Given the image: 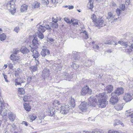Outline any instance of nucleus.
Segmentation results:
<instances>
[{
	"label": "nucleus",
	"instance_id": "nucleus-59",
	"mask_svg": "<svg viewBox=\"0 0 133 133\" xmlns=\"http://www.w3.org/2000/svg\"><path fill=\"white\" fill-rule=\"evenodd\" d=\"M74 8V6L73 5L71 6H69V7L68 8L69 9H73Z\"/></svg>",
	"mask_w": 133,
	"mask_h": 133
},
{
	"label": "nucleus",
	"instance_id": "nucleus-16",
	"mask_svg": "<svg viewBox=\"0 0 133 133\" xmlns=\"http://www.w3.org/2000/svg\"><path fill=\"white\" fill-rule=\"evenodd\" d=\"M113 86L111 85H109L107 86L105 89V93H110L113 90Z\"/></svg>",
	"mask_w": 133,
	"mask_h": 133
},
{
	"label": "nucleus",
	"instance_id": "nucleus-17",
	"mask_svg": "<svg viewBox=\"0 0 133 133\" xmlns=\"http://www.w3.org/2000/svg\"><path fill=\"white\" fill-rule=\"evenodd\" d=\"M21 52L23 54H27L29 52V51L26 47L22 46L20 49Z\"/></svg>",
	"mask_w": 133,
	"mask_h": 133
},
{
	"label": "nucleus",
	"instance_id": "nucleus-10",
	"mask_svg": "<svg viewBox=\"0 0 133 133\" xmlns=\"http://www.w3.org/2000/svg\"><path fill=\"white\" fill-rule=\"evenodd\" d=\"M111 96H112L110 100V103L112 104H115L118 101V98L117 96L115 95H112V93L111 94Z\"/></svg>",
	"mask_w": 133,
	"mask_h": 133
},
{
	"label": "nucleus",
	"instance_id": "nucleus-27",
	"mask_svg": "<svg viewBox=\"0 0 133 133\" xmlns=\"http://www.w3.org/2000/svg\"><path fill=\"white\" fill-rule=\"evenodd\" d=\"M71 22L74 25L76 26L77 27L78 25V23L77 20L72 19L71 20Z\"/></svg>",
	"mask_w": 133,
	"mask_h": 133
},
{
	"label": "nucleus",
	"instance_id": "nucleus-39",
	"mask_svg": "<svg viewBox=\"0 0 133 133\" xmlns=\"http://www.w3.org/2000/svg\"><path fill=\"white\" fill-rule=\"evenodd\" d=\"M30 99V97L28 96H24L23 98V100L24 102H26L29 101Z\"/></svg>",
	"mask_w": 133,
	"mask_h": 133
},
{
	"label": "nucleus",
	"instance_id": "nucleus-4",
	"mask_svg": "<svg viewBox=\"0 0 133 133\" xmlns=\"http://www.w3.org/2000/svg\"><path fill=\"white\" fill-rule=\"evenodd\" d=\"M89 104L85 102H82L79 106V108L83 112H85L87 111Z\"/></svg>",
	"mask_w": 133,
	"mask_h": 133
},
{
	"label": "nucleus",
	"instance_id": "nucleus-61",
	"mask_svg": "<svg viewBox=\"0 0 133 133\" xmlns=\"http://www.w3.org/2000/svg\"><path fill=\"white\" fill-rule=\"evenodd\" d=\"M124 42H123V41H118V43L119 44H120L121 45H122L123 46V43H124Z\"/></svg>",
	"mask_w": 133,
	"mask_h": 133
},
{
	"label": "nucleus",
	"instance_id": "nucleus-33",
	"mask_svg": "<svg viewBox=\"0 0 133 133\" xmlns=\"http://www.w3.org/2000/svg\"><path fill=\"white\" fill-rule=\"evenodd\" d=\"M91 133H104L101 129H95V131H92Z\"/></svg>",
	"mask_w": 133,
	"mask_h": 133
},
{
	"label": "nucleus",
	"instance_id": "nucleus-30",
	"mask_svg": "<svg viewBox=\"0 0 133 133\" xmlns=\"http://www.w3.org/2000/svg\"><path fill=\"white\" fill-rule=\"evenodd\" d=\"M18 91L19 94L23 95L25 92L24 89L23 88H19Z\"/></svg>",
	"mask_w": 133,
	"mask_h": 133
},
{
	"label": "nucleus",
	"instance_id": "nucleus-58",
	"mask_svg": "<svg viewBox=\"0 0 133 133\" xmlns=\"http://www.w3.org/2000/svg\"><path fill=\"white\" fill-rule=\"evenodd\" d=\"M115 131L114 130H110L108 131V133H114Z\"/></svg>",
	"mask_w": 133,
	"mask_h": 133
},
{
	"label": "nucleus",
	"instance_id": "nucleus-1",
	"mask_svg": "<svg viewBox=\"0 0 133 133\" xmlns=\"http://www.w3.org/2000/svg\"><path fill=\"white\" fill-rule=\"evenodd\" d=\"M96 97V98H92V97H90L89 99V102L88 103L90 104V105L95 107L96 105L97 99L98 101L97 102V104L98 106L102 108L105 107L108 104L105 94L103 93H100Z\"/></svg>",
	"mask_w": 133,
	"mask_h": 133
},
{
	"label": "nucleus",
	"instance_id": "nucleus-19",
	"mask_svg": "<svg viewBox=\"0 0 133 133\" xmlns=\"http://www.w3.org/2000/svg\"><path fill=\"white\" fill-rule=\"evenodd\" d=\"M115 16V15H114L111 12H109L108 13V16L107 17L109 20H111L113 19Z\"/></svg>",
	"mask_w": 133,
	"mask_h": 133
},
{
	"label": "nucleus",
	"instance_id": "nucleus-36",
	"mask_svg": "<svg viewBox=\"0 0 133 133\" xmlns=\"http://www.w3.org/2000/svg\"><path fill=\"white\" fill-rule=\"evenodd\" d=\"M30 69L32 72H34L37 70V68L35 66H31L30 68Z\"/></svg>",
	"mask_w": 133,
	"mask_h": 133
},
{
	"label": "nucleus",
	"instance_id": "nucleus-32",
	"mask_svg": "<svg viewBox=\"0 0 133 133\" xmlns=\"http://www.w3.org/2000/svg\"><path fill=\"white\" fill-rule=\"evenodd\" d=\"M127 7V4H126V5L124 4H122L120 5L119 7L120 9L123 11H124Z\"/></svg>",
	"mask_w": 133,
	"mask_h": 133
},
{
	"label": "nucleus",
	"instance_id": "nucleus-26",
	"mask_svg": "<svg viewBox=\"0 0 133 133\" xmlns=\"http://www.w3.org/2000/svg\"><path fill=\"white\" fill-rule=\"evenodd\" d=\"M115 109L117 111L121 110L123 108V106L121 104L116 105L114 107Z\"/></svg>",
	"mask_w": 133,
	"mask_h": 133
},
{
	"label": "nucleus",
	"instance_id": "nucleus-63",
	"mask_svg": "<svg viewBox=\"0 0 133 133\" xmlns=\"http://www.w3.org/2000/svg\"><path fill=\"white\" fill-rule=\"evenodd\" d=\"M34 60H35V62L36 63V65H38V64H39V62H38V60H37L36 59H35Z\"/></svg>",
	"mask_w": 133,
	"mask_h": 133
},
{
	"label": "nucleus",
	"instance_id": "nucleus-2",
	"mask_svg": "<svg viewBox=\"0 0 133 133\" xmlns=\"http://www.w3.org/2000/svg\"><path fill=\"white\" fill-rule=\"evenodd\" d=\"M14 4V0H10L6 5L8 9L12 14H14L16 11Z\"/></svg>",
	"mask_w": 133,
	"mask_h": 133
},
{
	"label": "nucleus",
	"instance_id": "nucleus-44",
	"mask_svg": "<svg viewBox=\"0 0 133 133\" xmlns=\"http://www.w3.org/2000/svg\"><path fill=\"white\" fill-rule=\"evenodd\" d=\"M49 71V70L47 68H45L42 71V73L43 74L47 73H48V74Z\"/></svg>",
	"mask_w": 133,
	"mask_h": 133
},
{
	"label": "nucleus",
	"instance_id": "nucleus-40",
	"mask_svg": "<svg viewBox=\"0 0 133 133\" xmlns=\"http://www.w3.org/2000/svg\"><path fill=\"white\" fill-rule=\"evenodd\" d=\"M66 75L65 76H66V80L68 81H70V80L72 78V76L71 75H69L68 74H66Z\"/></svg>",
	"mask_w": 133,
	"mask_h": 133
},
{
	"label": "nucleus",
	"instance_id": "nucleus-15",
	"mask_svg": "<svg viewBox=\"0 0 133 133\" xmlns=\"http://www.w3.org/2000/svg\"><path fill=\"white\" fill-rule=\"evenodd\" d=\"M8 116V117L11 121H14L16 118V115L12 112L9 113Z\"/></svg>",
	"mask_w": 133,
	"mask_h": 133
},
{
	"label": "nucleus",
	"instance_id": "nucleus-42",
	"mask_svg": "<svg viewBox=\"0 0 133 133\" xmlns=\"http://www.w3.org/2000/svg\"><path fill=\"white\" fill-rule=\"evenodd\" d=\"M38 37L40 39H42L44 38V36L42 33L40 32L38 34Z\"/></svg>",
	"mask_w": 133,
	"mask_h": 133
},
{
	"label": "nucleus",
	"instance_id": "nucleus-7",
	"mask_svg": "<svg viewBox=\"0 0 133 133\" xmlns=\"http://www.w3.org/2000/svg\"><path fill=\"white\" fill-rule=\"evenodd\" d=\"M69 105H64L61 107L60 112L62 114H65L69 112Z\"/></svg>",
	"mask_w": 133,
	"mask_h": 133
},
{
	"label": "nucleus",
	"instance_id": "nucleus-48",
	"mask_svg": "<svg viewBox=\"0 0 133 133\" xmlns=\"http://www.w3.org/2000/svg\"><path fill=\"white\" fill-rule=\"evenodd\" d=\"M4 104L3 103H1V107H0V115L1 114L2 112V109H4Z\"/></svg>",
	"mask_w": 133,
	"mask_h": 133
},
{
	"label": "nucleus",
	"instance_id": "nucleus-43",
	"mask_svg": "<svg viewBox=\"0 0 133 133\" xmlns=\"http://www.w3.org/2000/svg\"><path fill=\"white\" fill-rule=\"evenodd\" d=\"M116 12L117 15L118 16L120 15L121 14L122 12V11L120 9L117 8L116 10Z\"/></svg>",
	"mask_w": 133,
	"mask_h": 133
},
{
	"label": "nucleus",
	"instance_id": "nucleus-62",
	"mask_svg": "<svg viewBox=\"0 0 133 133\" xmlns=\"http://www.w3.org/2000/svg\"><path fill=\"white\" fill-rule=\"evenodd\" d=\"M7 115V113L6 112H3V113L2 114V115L3 116H5V115Z\"/></svg>",
	"mask_w": 133,
	"mask_h": 133
},
{
	"label": "nucleus",
	"instance_id": "nucleus-5",
	"mask_svg": "<svg viewBox=\"0 0 133 133\" xmlns=\"http://www.w3.org/2000/svg\"><path fill=\"white\" fill-rule=\"evenodd\" d=\"M92 90L90 89L87 86H84L82 89L81 94L82 95H84L87 94H91Z\"/></svg>",
	"mask_w": 133,
	"mask_h": 133
},
{
	"label": "nucleus",
	"instance_id": "nucleus-37",
	"mask_svg": "<svg viewBox=\"0 0 133 133\" xmlns=\"http://www.w3.org/2000/svg\"><path fill=\"white\" fill-rule=\"evenodd\" d=\"M52 20L55 22H57L58 20H61V19H59L58 17L56 15H55L52 18Z\"/></svg>",
	"mask_w": 133,
	"mask_h": 133
},
{
	"label": "nucleus",
	"instance_id": "nucleus-51",
	"mask_svg": "<svg viewBox=\"0 0 133 133\" xmlns=\"http://www.w3.org/2000/svg\"><path fill=\"white\" fill-rule=\"evenodd\" d=\"M18 60V59H11V60L12 61V64H10V65H12V64H15V62L14 61H17Z\"/></svg>",
	"mask_w": 133,
	"mask_h": 133
},
{
	"label": "nucleus",
	"instance_id": "nucleus-55",
	"mask_svg": "<svg viewBox=\"0 0 133 133\" xmlns=\"http://www.w3.org/2000/svg\"><path fill=\"white\" fill-rule=\"evenodd\" d=\"M37 117L36 116L34 115H32L31 116V119L32 120H34Z\"/></svg>",
	"mask_w": 133,
	"mask_h": 133
},
{
	"label": "nucleus",
	"instance_id": "nucleus-6",
	"mask_svg": "<svg viewBox=\"0 0 133 133\" xmlns=\"http://www.w3.org/2000/svg\"><path fill=\"white\" fill-rule=\"evenodd\" d=\"M95 25L98 27L103 26L105 25V24L102 17L99 18L97 19L95 23Z\"/></svg>",
	"mask_w": 133,
	"mask_h": 133
},
{
	"label": "nucleus",
	"instance_id": "nucleus-46",
	"mask_svg": "<svg viewBox=\"0 0 133 133\" xmlns=\"http://www.w3.org/2000/svg\"><path fill=\"white\" fill-rule=\"evenodd\" d=\"M105 44H112L117 45V44L114 41H111L110 42H107V43H105Z\"/></svg>",
	"mask_w": 133,
	"mask_h": 133
},
{
	"label": "nucleus",
	"instance_id": "nucleus-8",
	"mask_svg": "<svg viewBox=\"0 0 133 133\" xmlns=\"http://www.w3.org/2000/svg\"><path fill=\"white\" fill-rule=\"evenodd\" d=\"M124 93V90L122 88L120 87L117 88L115 92L112 93V95H115L117 96H119L123 94Z\"/></svg>",
	"mask_w": 133,
	"mask_h": 133
},
{
	"label": "nucleus",
	"instance_id": "nucleus-28",
	"mask_svg": "<svg viewBox=\"0 0 133 133\" xmlns=\"http://www.w3.org/2000/svg\"><path fill=\"white\" fill-rule=\"evenodd\" d=\"M40 3L37 2H35L32 4V8H37L39 7Z\"/></svg>",
	"mask_w": 133,
	"mask_h": 133
},
{
	"label": "nucleus",
	"instance_id": "nucleus-25",
	"mask_svg": "<svg viewBox=\"0 0 133 133\" xmlns=\"http://www.w3.org/2000/svg\"><path fill=\"white\" fill-rule=\"evenodd\" d=\"M15 85H19L23 82V81L21 80V78L16 79L15 81Z\"/></svg>",
	"mask_w": 133,
	"mask_h": 133
},
{
	"label": "nucleus",
	"instance_id": "nucleus-22",
	"mask_svg": "<svg viewBox=\"0 0 133 133\" xmlns=\"http://www.w3.org/2000/svg\"><path fill=\"white\" fill-rule=\"evenodd\" d=\"M49 115L50 116H53L55 114V110L54 109L50 108L49 109Z\"/></svg>",
	"mask_w": 133,
	"mask_h": 133
},
{
	"label": "nucleus",
	"instance_id": "nucleus-54",
	"mask_svg": "<svg viewBox=\"0 0 133 133\" xmlns=\"http://www.w3.org/2000/svg\"><path fill=\"white\" fill-rule=\"evenodd\" d=\"M45 28V29H47V30H50L51 29V28H50V26L48 24H46L44 26Z\"/></svg>",
	"mask_w": 133,
	"mask_h": 133
},
{
	"label": "nucleus",
	"instance_id": "nucleus-38",
	"mask_svg": "<svg viewBox=\"0 0 133 133\" xmlns=\"http://www.w3.org/2000/svg\"><path fill=\"white\" fill-rule=\"evenodd\" d=\"M91 18L93 21V22H95L97 20V17L94 14L91 16Z\"/></svg>",
	"mask_w": 133,
	"mask_h": 133
},
{
	"label": "nucleus",
	"instance_id": "nucleus-11",
	"mask_svg": "<svg viewBox=\"0 0 133 133\" xmlns=\"http://www.w3.org/2000/svg\"><path fill=\"white\" fill-rule=\"evenodd\" d=\"M33 45L31 49H37L38 48V45L40 43V42L35 38L33 39L32 42Z\"/></svg>",
	"mask_w": 133,
	"mask_h": 133
},
{
	"label": "nucleus",
	"instance_id": "nucleus-20",
	"mask_svg": "<svg viewBox=\"0 0 133 133\" xmlns=\"http://www.w3.org/2000/svg\"><path fill=\"white\" fill-rule=\"evenodd\" d=\"M88 8L90 9H92L94 7L93 0H89L87 4Z\"/></svg>",
	"mask_w": 133,
	"mask_h": 133
},
{
	"label": "nucleus",
	"instance_id": "nucleus-49",
	"mask_svg": "<svg viewBox=\"0 0 133 133\" xmlns=\"http://www.w3.org/2000/svg\"><path fill=\"white\" fill-rule=\"evenodd\" d=\"M32 79V78L31 77H29L27 80V82L28 83H30L31 82V81Z\"/></svg>",
	"mask_w": 133,
	"mask_h": 133
},
{
	"label": "nucleus",
	"instance_id": "nucleus-3",
	"mask_svg": "<svg viewBox=\"0 0 133 133\" xmlns=\"http://www.w3.org/2000/svg\"><path fill=\"white\" fill-rule=\"evenodd\" d=\"M58 0H51L50 2L49 0H43L42 3L44 5H47L49 3L50 5L49 6H55L56 4L58 3Z\"/></svg>",
	"mask_w": 133,
	"mask_h": 133
},
{
	"label": "nucleus",
	"instance_id": "nucleus-23",
	"mask_svg": "<svg viewBox=\"0 0 133 133\" xmlns=\"http://www.w3.org/2000/svg\"><path fill=\"white\" fill-rule=\"evenodd\" d=\"M38 31L42 33L44 32L45 30V28L44 26H43L40 25L38 27Z\"/></svg>",
	"mask_w": 133,
	"mask_h": 133
},
{
	"label": "nucleus",
	"instance_id": "nucleus-21",
	"mask_svg": "<svg viewBox=\"0 0 133 133\" xmlns=\"http://www.w3.org/2000/svg\"><path fill=\"white\" fill-rule=\"evenodd\" d=\"M28 8L27 5L24 4L22 5L21 8V11L22 12H25L26 11Z\"/></svg>",
	"mask_w": 133,
	"mask_h": 133
},
{
	"label": "nucleus",
	"instance_id": "nucleus-14",
	"mask_svg": "<svg viewBox=\"0 0 133 133\" xmlns=\"http://www.w3.org/2000/svg\"><path fill=\"white\" fill-rule=\"evenodd\" d=\"M49 54V50L45 49H43L41 52V54L43 57H44L46 55H48Z\"/></svg>",
	"mask_w": 133,
	"mask_h": 133
},
{
	"label": "nucleus",
	"instance_id": "nucleus-13",
	"mask_svg": "<svg viewBox=\"0 0 133 133\" xmlns=\"http://www.w3.org/2000/svg\"><path fill=\"white\" fill-rule=\"evenodd\" d=\"M123 99L127 102L130 101L131 99V95L128 93L125 94L123 97Z\"/></svg>",
	"mask_w": 133,
	"mask_h": 133
},
{
	"label": "nucleus",
	"instance_id": "nucleus-57",
	"mask_svg": "<svg viewBox=\"0 0 133 133\" xmlns=\"http://www.w3.org/2000/svg\"><path fill=\"white\" fill-rule=\"evenodd\" d=\"M123 45L125 46V47H127L128 46L127 43L126 42H124Z\"/></svg>",
	"mask_w": 133,
	"mask_h": 133
},
{
	"label": "nucleus",
	"instance_id": "nucleus-34",
	"mask_svg": "<svg viewBox=\"0 0 133 133\" xmlns=\"http://www.w3.org/2000/svg\"><path fill=\"white\" fill-rule=\"evenodd\" d=\"M6 35L4 34L0 35V39L1 41L4 40L6 38Z\"/></svg>",
	"mask_w": 133,
	"mask_h": 133
},
{
	"label": "nucleus",
	"instance_id": "nucleus-52",
	"mask_svg": "<svg viewBox=\"0 0 133 133\" xmlns=\"http://www.w3.org/2000/svg\"><path fill=\"white\" fill-rule=\"evenodd\" d=\"M64 20L67 23H71V21H70L69 19L68 18L65 17L64 18Z\"/></svg>",
	"mask_w": 133,
	"mask_h": 133
},
{
	"label": "nucleus",
	"instance_id": "nucleus-35",
	"mask_svg": "<svg viewBox=\"0 0 133 133\" xmlns=\"http://www.w3.org/2000/svg\"><path fill=\"white\" fill-rule=\"evenodd\" d=\"M57 22L53 21L51 23V26L53 27H54L55 28H57L58 26V25Z\"/></svg>",
	"mask_w": 133,
	"mask_h": 133
},
{
	"label": "nucleus",
	"instance_id": "nucleus-45",
	"mask_svg": "<svg viewBox=\"0 0 133 133\" xmlns=\"http://www.w3.org/2000/svg\"><path fill=\"white\" fill-rule=\"evenodd\" d=\"M19 28L18 26H16L14 28V31L17 33H18L19 32Z\"/></svg>",
	"mask_w": 133,
	"mask_h": 133
},
{
	"label": "nucleus",
	"instance_id": "nucleus-18",
	"mask_svg": "<svg viewBox=\"0 0 133 133\" xmlns=\"http://www.w3.org/2000/svg\"><path fill=\"white\" fill-rule=\"evenodd\" d=\"M24 107L25 109L28 111H29L31 108V107L29 105V104L26 103H24Z\"/></svg>",
	"mask_w": 133,
	"mask_h": 133
},
{
	"label": "nucleus",
	"instance_id": "nucleus-24",
	"mask_svg": "<svg viewBox=\"0 0 133 133\" xmlns=\"http://www.w3.org/2000/svg\"><path fill=\"white\" fill-rule=\"evenodd\" d=\"M53 104L55 107H58L61 104V103L58 100H54L53 102Z\"/></svg>",
	"mask_w": 133,
	"mask_h": 133
},
{
	"label": "nucleus",
	"instance_id": "nucleus-50",
	"mask_svg": "<svg viewBox=\"0 0 133 133\" xmlns=\"http://www.w3.org/2000/svg\"><path fill=\"white\" fill-rule=\"evenodd\" d=\"M93 48L95 50H96V49L98 50L99 48V46L97 45H94V46Z\"/></svg>",
	"mask_w": 133,
	"mask_h": 133
},
{
	"label": "nucleus",
	"instance_id": "nucleus-56",
	"mask_svg": "<svg viewBox=\"0 0 133 133\" xmlns=\"http://www.w3.org/2000/svg\"><path fill=\"white\" fill-rule=\"evenodd\" d=\"M54 41L52 38H48L47 40L48 42H53Z\"/></svg>",
	"mask_w": 133,
	"mask_h": 133
},
{
	"label": "nucleus",
	"instance_id": "nucleus-29",
	"mask_svg": "<svg viewBox=\"0 0 133 133\" xmlns=\"http://www.w3.org/2000/svg\"><path fill=\"white\" fill-rule=\"evenodd\" d=\"M79 53H78L76 51H73L72 52V56L74 58H79Z\"/></svg>",
	"mask_w": 133,
	"mask_h": 133
},
{
	"label": "nucleus",
	"instance_id": "nucleus-12",
	"mask_svg": "<svg viewBox=\"0 0 133 133\" xmlns=\"http://www.w3.org/2000/svg\"><path fill=\"white\" fill-rule=\"evenodd\" d=\"M36 49H31V51L32 52V56L34 58H37L40 56L39 54L36 50Z\"/></svg>",
	"mask_w": 133,
	"mask_h": 133
},
{
	"label": "nucleus",
	"instance_id": "nucleus-47",
	"mask_svg": "<svg viewBox=\"0 0 133 133\" xmlns=\"http://www.w3.org/2000/svg\"><path fill=\"white\" fill-rule=\"evenodd\" d=\"M119 122H120V121L119 120H115L114 124V125L115 126L117 125H118L119 124Z\"/></svg>",
	"mask_w": 133,
	"mask_h": 133
},
{
	"label": "nucleus",
	"instance_id": "nucleus-53",
	"mask_svg": "<svg viewBox=\"0 0 133 133\" xmlns=\"http://www.w3.org/2000/svg\"><path fill=\"white\" fill-rule=\"evenodd\" d=\"M3 75L4 78L5 79V81L6 82H8V81L7 79V76L5 75L4 73L3 74Z\"/></svg>",
	"mask_w": 133,
	"mask_h": 133
},
{
	"label": "nucleus",
	"instance_id": "nucleus-41",
	"mask_svg": "<svg viewBox=\"0 0 133 133\" xmlns=\"http://www.w3.org/2000/svg\"><path fill=\"white\" fill-rule=\"evenodd\" d=\"M83 37L85 39H87L88 38V36L86 31L84 30L83 32Z\"/></svg>",
	"mask_w": 133,
	"mask_h": 133
},
{
	"label": "nucleus",
	"instance_id": "nucleus-31",
	"mask_svg": "<svg viewBox=\"0 0 133 133\" xmlns=\"http://www.w3.org/2000/svg\"><path fill=\"white\" fill-rule=\"evenodd\" d=\"M70 103V105L71 107L74 108L75 106V100L74 98H71Z\"/></svg>",
	"mask_w": 133,
	"mask_h": 133
},
{
	"label": "nucleus",
	"instance_id": "nucleus-60",
	"mask_svg": "<svg viewBox=\"0 0 133 133\" xmlns=\"http://www.w3.org/2000/svg\"><path fill=\"white\" fill-rule=\"evenodd\" d=\"M22 124L25 125L26 126H27L28 125L27 123L25 121H23Z\"/></svg>",
	"mask_w": 133,
	"mask_h": 133
},
{
	"label": "nucleus",
	"instance_id": "nucleus-9",
	"mask_svg": "<svg viewBox=\"0 0 133 133\" xmlns=\"http://www.w3.org/2000/svg\"><path fill=\"white\" fill-rule=\"evenodd\" d=\"M13 54L11 55L10 58H17L22 57L20 56L17 54L19 52V50L18 49L16 48L14 49L13 50Z\"/></svg>",
	"mask_w": 133,
	"mask_h": 133
},
{
	"label": "nucleus",
	"instance_id": "nucleus-64",
	"mask_svg": "<svg viewBox=\"0 0 133 133\" xmlns=\"http://www.w3.org/2000/svg\"><path fill=\"white\" fill-rule=\"evenodd\" d=\"M128 46H129L130 48L133 49V44H132L131 45H128Z\"/></svg>",
	"mask_w": 133,
	"mask_h": 133
}]
</instances>
